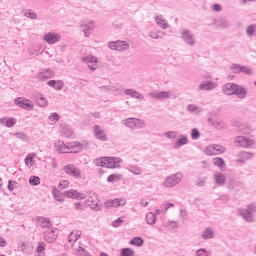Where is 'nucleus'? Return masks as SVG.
<instances>
[{"mask_svg": "<svg viewBox=\"0 0 256 256\" xmlns=\"http://www.w3.org/2000/svg\"><path fill=\"white\" fill-rule=\"evenodd\" d=\"M56 148L58 153H81V151H83V144L78 141L69 142L67 144L59 141Z\"/></svg>", "mask_w": 256, "mask_h": 256, "instance_id": "1", "label": "nucleus"}, {"mask_svg": "<svg viewBox=\"0 0 256 256\" xmlns=\"http://www.w3.org/2000/svg\"><path fill=\"white\" fill-rule=\"evenodd\" d=\"M14 105L20 107V109H24V111H33L35 109V104L25 97H17L14 99Z\"/></svg>", "mask_w": 256, "mask_h": 256, "instance_id": "2", "label": "nucleus"}, {"mask_svg": "<svg viewBox=\"0 0 256 256\" xmlns=\"http://www.w3.org/2000/svg\"><path fill=\"white\" fill-rule=\"evenodd\" d=\"M182 180H183V174L176 173L166 177L162 185L163 187H166L169 189L171 187H175L176 185H179V183H181Z\"/></svg>", "mask_w": 256, "mask_h": 256, "instance_id": "3", "label": "nucleus"}, {"mask_svg": "<svg viewBox=\"0 0 256 256\" xmlns=\"http://www.w3.org/2000/svg\"><path fill=\"white\" fill-rule=\"evenodd\" d=\"M181 37L184 43H186V45H189V47H194V45H196L197 43V40L195 39V34H193L192 31L189 29H183L181 31Z\"/></svg>", "mask_w": 256, "mask_h": 256, "instance_id": "4", "label": "nucleus"}, {"mask_svg": "<svg viewBox=\"0 0 256 256\" xmlns=\"http://www.w3.org/2000/svg\"><path fill=\"white\" fill-rule=\"evenodd\" d=\"M124 125L129 129H143L145 127V121L139 118H127Z\"/></svg>", "mask_w": 256, "mask_h": 256, "instance_id": "5", "label": "nucleus"}, {"mask_svg": "<svg viewBox=\"0 0 256 256\" xmlns=\"http://www.w3.org/2000/svg\"><path fill=\"white\" fill-rule=\"evenodd\" d=\"M235 143L239 145V147H242L243 149H247L255 145V140L247 136H238L235 138Z\"/></svg>", "mask_w": 256, "mask_h": 256, "instance_id": "6", "label": "nucleus"}, {"mask_svg": "<svg viewBox=\"0 0 256 256\" xmlns=\"http://www.w3.org/2000/svg\"><path fill=\"white\" fill-rule=\"evenodd\" d=\"M87 205L94 211L101 210V202L97 198V195H95L94 193H90V196L87 199Z\"/></svg>", "mask_w": 256, "mask_h": 256, "instance_id": "7", "label": "nucleus"}, {"mask_svg": "<svg viewBox=\"0 0 256 256\" xmlns=\"http://www.w3.org/2000/svg\"><path fill=\"white\" fill-rule=\"evenodd\" d=\"M64 197H67L68 199H76L77 201H83V199H86V195L77 191V190H74V189H71V190H68V191H65L63 193Z\"/></svg>", "mask_w": 256, "mask_h": 256, "instance_id": "8", "label": "nucleus"}, {"mask_svg": "<svg viewBox=\"0 0 256 256\" xmlns=\"http://www.w3.org/2000/svg\"><path fill=\"white\" fill-rule=\"evenodd\" d=\"M64 171L65 173H67V175H70V177H75V179H81V171L73 164H68L64 166Z\"/></svg>", "mask_w": 256, "mask_h": 256, "instance_id": "9", "label": "nucleus"}, {"mask_svg": "<svg viewBox=\"0 0 256 256\" xmlns=\"http://www.w3.org/2000/svg\"><path fill=\"white\" fill-rule=\"evenodd\" d=\"M43 39L48 45H55V43L61 41V36L55 32H48L44 35Z\"/></svg>", "mask_w": 256, "mask_h": 256, "instance_id": "10", "label": "nucleus"}, {"mask_svg": "<svg viewBox=\"0 0 256 256\" xmlns=\"http://www.w3.org/2000/svg\"><path fill=\"white\" fill-rule=\"evenodd\" d=\"M36 225L38 227H43L44 229H51L53 224L51 223V219L43 216H38Z\"/></svg>", "mask_w": 256, "mask_h": 256, "instance_id": "11", "label": "nucleus"}, {"mask_svg": "<svg viewBox=\"0 0 256 256\" xmlns=\"http://www.w3.org/2000/svg\"><path fill=\"white\" fill-rule=\"evenodd\" d=\"M239 215L246 221V223H254L255 222V216L246 210V208H242L239 210Z\"/></svg>", "mask_w": 256, "mask_h": 256, "instance_id": "12", "label": "nucleus"}, {"mask_svg": "<svg viewBox=\"0 0 256 256\" xmlns=\"http://www.w3.org/2000/svg\"><path fill=\"white\" fill-rule=\"evenodd\" d=\"M233 93L238 97V99H245V97H247V88L239 84H235Z\"/></svg>", "mask_w": 256, "mask_h": 256, "instance_id": "13", "label": "nucleus"}, {"mask_svg": "<svg viewBox=\"0 0 256 256\" xmlns=\"http://www.w3.org/2000/svg\"><path fill=\"white\" fill-rule=\"evenodd\" d=\"M97 167H106V169H117L119 167V161H97Z\"/></svg>", "mask_w": 256, "mask_h": 256, "instance_id": "14", "label": "nucleus"}, {"mask_svg": "<svg viewBox=\"0 0 256 256\" xmlns=\"http://www.w3.org/2000/svg\"><path fill=\"white\" fill-rule=\"evenodd\" d=\"M55 76V73L53 70L47 68L43 70L42 72H39L38 79L39 81H47V79H51Z\"/></svg>", "mask_w": 256, "mask_h": 256, "instance_id": "15", "label": "nucleus"}, {"mask_svg": "<svg viewBox=\"0 0 256 256\" xmlns=\"http://www.w3.org/2000/svg\"><path fill=\"white\" fill-rule=\"evenodd\" d=\"M217 87V84L211 80H206L199 85L201 91H213Z\"/></svg>", "mask_w": 256, "mask_h": 256, "instance_id": "16", "label": "nucleus"}, {"mask_svg": "<svg viewBox=\"0 0 256 256\" xmlns=\"http://www.w3.org/2000/svg\"><path fill=\"white\" fill-rule=\"evenodd\" d=\"M94 135L96 139H99L100 141H107V135L99 125H94Z\"/></svg>", "mask_w": 256, "mask_h": 256, "instance_id": "17", "label": "nucleus"}, {"mask_svg": "<svg viewBox=\"0 0 256 256\" xmlns=\"http://www.w3.org/2000/svg\"><path fill=\"white\" fill-rule=\"evenodd\" d=\"M55 239H57V234H55V230H47L44 233V241H46V243H55Z\"/></svg>", "mask_w": 256, "mask_h": 256, "instance_id": "18", "label": "nucleus"}, {"mask_svg": "<svg viewBox=\"0 0 256 256\" xmlns=\"http://www.w3.org/2000/svg\"><path fill=\"white\" fill-rule=\"evenodd\" d=\"M0 123L1 125H5V127L11 128V127H15V125L17 124V119L10 117H4L0 119Z\"/></svg>", "mask_w": 256, "mask_h": 256, "instance_id": "19", "label": "nucleus"}, {"mask_svg": "<svg viewBox=\"0 0 256 256\" xmlns=\"http://www.w3.org/2000/svg\"><path fill=\"white\" fill-rule=\"evenodd\" d=\"M235 83H226L223 87H222V93H224V95H234L235 91Z\"/></svg>", "mask_w": 256, "mask_h": 256, "instance_id": "20", "label": "nucleus"}, {"mask_svg": "<svg viewBox=\"0 0 256 256\" xmlns=\"http://www.w3.org/2000/svg\"><path fill=\"white\" fill-rule=\"evenodd\" d=\"M170 93L169 91L165 92V91H162V92H152L149 94V96L152 98V99H169L170 97Z\"/></svg>", "mask_w": 256, "mask_h": 256, "instance_id": "21", "label": "nucleus"}, {"mask_svg": "<svg viewBox=\"0 0 256 256\" xmlns=\"http://www.w3.org/2000/svg\"><path fill=\"white\" fill-rule=\"evenodd\" d=\"M214 181L216 185H218L219 187H223V185H225V181H227V178L223 173L219 172L214 174Z\"/></svg>", "mask_w": 256, "mask_h": 256, "instance_id": "22", "label": "nucleus"}, {"mask_svg": "<svg viewBox=\"0 0 256 256\" xmlns=\"http://www.w3.org/2000/svg\"><path fill=\"white\" fill-rule=\"evenodd\" d=\"M124 93L125 95L132 97V99H144L143 94L135 89H126Z\"/></svg>", "mask_w": 256, "mask_h": 256, "instance_id": "23", "label": "nucleus"}, {"mask_svg": "<svg viewBox=\"0 0 256 256\" xmlns=\"http://www.w3.org/2000/svg\"><path fill=\"white\" fill-rule=\"evenodd\" d=\"M110 207H123L127 205V200L125 198H116L109 202Z\"/></svg>", "mask_w": 256, "mask_h": 256, "instance_id": "24", "label": "nucleus"}, {"mask_svg": "<svg viewBox=\"0 0 256 256\" xmlns=\"http://www.w3.org/2000/svg\"><path fill=\"white\" fill-rule=\"evenodd\" d=\"M189 143V139L185 135H180L178 140L174 143V149H179V147H183V145H187Z\"/></svg>", "mask_w": 256, "mask_h": 256, "instance_id": "25", "label": "nucleus"}, {"mask_svg": "<svg viewBox=\"0 0 256 256\" xmlns=\"http://www.w3.org/2000/svg\"><path fill=\"white\" fill-rule=\"evenodd\" d=\"M238 131L242 133L243 135H251L253 128L249 126V124H240L238 126Z\"/></svg>", "mask_w": 256, "mask_h": 256, "instance_id": "26", "label": "nucleus"}, {"mask_svg": "<svg viewBox=\"0 0 256 256\" xmlns=\"http://www.w3.org/2000/svg\"><path fill=\"white\" fill-rule=\"evenodd\" d=\"M240 159L238 161H250L251 159L255 158V153L247 152V151H242L239 153Z\"/></svg>", "mask_w": 256, "mask_h": 256, "instance_id": "27", "label": "nucleus"}, {"mask_svg": "<svg viewBox=\"0 0 256 256\" xmlns=\"http://www.w3.org/2000/svg\"><path fill=\"white\" fill-rule=\"evenodd\" d=\"M156 23L159 25V27H162V29H168L169 28V23L165 18H163V15H159L155 17Z\"/></svg>", "mask_w": 256, "mask_h": 256, "instance_id": "28", "label": "nucleus"}, {"mask_svg": "<svg viewBox=\"0 0 256 256\" xmlns=\"http://www.w3.org/2000/svg\"><path fill=\"white\" fill-rule=\"evenodd\" d=\"M208 121L216 129H225V122H223V120H213L209 118Z\"/></svg>", "mask_w": 256, "mask_h": 256, "instance_id": "29", "label": "nucleus"}, {"mask_svg": "<svg viewBox=\"0 0 256 256\" xmlns=\"http://www.w3.org/2000/svg\"><path fill=\"white\" fill-rule=\"evenodd\" d=\"M93 28V21L88 22V24L81 25V29L83 30L85 37H89V32L92 31Z\"/></svg>", "mask_w": 256, "mask_h": 256, "instance_id": "30", "label": "nucleus"}, {"mask_svg": "<svg viewBox=\"0 0 256 256\" xmlns=\"http://www.w3.org/2000/svg\"><path fill=\"white\" fill-rule=\"evenodd\" d=\"M79 237H81V231L79 230L72 231L68 236V241L70 243H75L77 239H79Z\"/></svg>", "mask_w": 256, "mask_h": 256, "instance_id": "31", "label": "nucleus"}, {"mask_svg": "<svg viewBox=\"0 0 256 256\" xmlns=\"http://www.w3.org/2000/svg\"><path fill=\"white\" fill-rule=\"evenodd\" d=\"M53 196L54 199H56V201H58L59 203H63V201H65V195L61 194V190L57 188L53 189Z\"/></svg>", "mask_w": 256, "mask_h": 256, "instance_id": "32", "label": "nucleus"}, {"mask_svg": "<svg viewBox=\"0 0 256 256\" xmlns=\"http://www.w3.org/2000/svg\"><path fill=\"white\" fill-rule=\"evenodd\" d=\"M215 237V232L211 228H206L202 233V239H213Z\"/></svg>", "mask_w": 256, "mask_h": 256, "instance_id": "33", "label": "nucleus"}, {"mask_svg": "<svg viewBox=\"0 0 256 256\" xmlns=\"http://www.w3.org/2000/svg\"><path fill=\"white\" fill-rule=\"evenodd\" d=\"M36 105H38V107H47V105H49V102L47 101V98L40 95L36 97Z\"/></svg>", "mask_w": 256, "mask_h": 256, "instance_id": "34", "label": "nucleus"}, {"mask_svg": "<svg viewBox=\"0 0 256 256\" xmlns=\"http://www.w3.org/2000/svg\"><path fill=\"white\" fill-rule=\"evenodd\" d=\"M82 61H84V63H88V65H97V63H99L95 56H85Z\"/></svg>", "mask_w": 256, "mask_h": 256, "instance_id": "35", "label": "nucleus"}, {"mask_svg": "<svg viewBox=\"0 0 256 256\" xmlns=\"http://www.w3.org/2000/svg\"><path fill=\"white\" fill-rule=\"evenodd\" d=\"M157 221V216L153 212H149L146 215V222L148 225H155V222Z\"/></svg>", "mask_w": 256, "mask_h": 256, "instance_id": "36", "label": "nucleus"}, {"mask_svg": "<svg viewBox=\"0 0 256 256\" xmlns=\"http://www.w3.org/2000/svg\"><path fill=\"white\" fill-rule=\"evenodd\" d=\"M143 243H145V241L141 237H134L130 241V245H134L135 247H143Z\"/></svg>", "mask_w": 256, "mask_h": 256, "instance_id": "37", "label": "nucleus"}, {"mask_svg": "<svg viewBox=\"0 0 256 256\" xmlns=\"http://www.w3.org/2000/svg\"><path fill=\"white\" fill-rule=\"evenodd\" d=\"M14 137H16L17 139H20L21 141H25V143H29L30 141L29 136L24 132H16L14 134Z\"/></svg>", "mask_w": 256, "mask_h": 256, "instance_id": "38", "label": "nucleus"}, {"mask_svg": "<svg viewBox=\"0 0 256 256\" xmlns=\"http://www.w3.org/2000/svg\"><path fill=\"white\" fill-rule=\"evenodd\" d=\"M24 17H27L28 19H37V13H35L31 9H27L23 11Z\"/></svg>", "mask_w": 256, "mask_h": 256, "instance_id": "39", "label": "nucleus"}, {"mask_svg": "<svg viewBox=\"0 0 256 256\" xmlns=\"http://www.w3.org/2000/svg\"><path fill=\"white\" fill-rule=\"evenodd\" d=\"M128 171L134 175H141V173H143V169L139 166H129Z\"/></svg>", "mask_w": 256, "mask_h": 256, "instance_id": "40", "label": "nucleus"}, {"mask_svg": "<svg viewBox=\"0 0 256 256\" xmlns=\"http://www.w3.org/2000/svg\"><path fill=\"white\" fill-rule=\"evenodd\" d=\"M118 51H127L129 49V43L127 41L118 40Z\"/></svg>", "mask_w": 256, "mask_h": 256, "instance_id": "41", "label": "nucleus"}, {"mask_svg": "<svg viewBox=\"0 0 256 256\" xmlns=\"http://www.w3.org/2000/svg\"><path fill=\"white\" fill-rule=\"evenodd\" d=\"M63 135L66 138H73L75 137V134H73V129H71L69 126H66L65 129L63 130Z\"/></svg>", "mask_w": 256, "mask_h": 256, "instance_id": "42", "label": "nucleus"}, {"mask_svg": "<svg viewBox=\"0 0 256 256\" xmlns=\"http://www.w3.org/2000/svg\"><path fill=\"white\" fill-rule=\"evenodd\" d=\"M94 161H122V160L119 157L102 156L100 158L94 159Z\"/></svg>", "mask_w": 256, "mask_h": 256, "instance_id": "43", "label": "nucleus"}, {"mask_svg": "<svg viewBox=\"0 0 256 256\" xmlns=\"http://www.w3.org/2000/svg\"><path fill=\"white\" fill-rule=\"evenodd\" d=\"M212 147L214 149V155H221V153H225V147L221 145L212 144Z\"/></svg>", "mask_w": 256, "mask_h": 256, "instance_id": "44", "label": "nucleus"}, {"mask_svg": "<svg viewBox=\"0 0 256 256\" xmlns=\"http://www.w3.org/2000/svg\"><path fill=\"white\" fill-rule=\"evenodd\" d=\"M187 111H189V113H201V109L195 104H189L187 106Z\"/></svg>", "mask_w": 256, "mask_h": 256, "instance_id": "45", "label": "nucleus"}, {"mask_svg": "<svg viewBox=\"0 0 256 256\" xmlns=\"http://www.w3.org/2000/svg\"><path fill=\"white\" fill-rule=\"evenodd\" d=\"M121 256H135V251L131 248H123L121 250Z\"/></svg>", "mask_w": 256, "mask_h": 256, "instance_id": "46", "label": "nucleus"}, {"mask_svg": "<svg viewBox=\"0 0 256 256\" xmlns=\"http://www.w3.org/2000/svg\"><path fill=\"white\" fill-rule=\"evenodd\" d=\"M242 67H243V65H241V64H232L231 71L233 73H235L236 75H239V73H242V70H241Z\"/></svg>", "mask_w": 256, "mask_h": 256, "instance_id": "47", "label": "nucleus"}, {"mask_svg": "<svg viewBox=\"0 0 256 256\" xmlns=\"http://www.w3.org/2000/svg\"><path fill=\"white\" fill-rule=\"evenodd\" d=\"M218 27H220V29H227V27H229V22L225 18H220L218 20Z\"/></svg>", "mask_w": 256, "mask_h": 256, "instance_id": "48", "label": "nucleus"}, {"mask_svg": "<svg viewBox=\"0 0 256 256\" xmlns=\"http://www.w3.org/2000/svg\"><path fill=\"white\" fill-rule=\"evenodd\" d=\"M200 137H201V132H199V129L193 128L191 130V139H193L194 141H197V139H199Z\"/></svg>", "mask_w": 256, "mask_h": 256, "instance_id": "49", "label": "nucleus"}, {"mask_svg": "<svg viewBox=\"0 0 256 256\" xmlns=\"http://www.w3.org/2000/svg\"><path fill=\"white\" fill-rule=\"evenodd\" d=\"M29 183L30 185L37 186L41 183V178H39L38 176H31L29 178Z\"/></svg>", "mask_w": 256, "mask_h": 256, "instance_id": "50", "label": "nucleus"}, {"mask_svg": "<svg viewBox=\"0 0 256 256\" xmlns=\"http://www.w3.org/2000/svg\"><path fill=\"white\" fill-rule=\"evenodd\" d=\"M49 121H54L55 123H57V121H59L61 119V117L59 116V113L57 112H52L49 116H48Z\"/></svg>", "mask_w": 256, "mask_h": 256, "instance_id": "51", "label": "nucleus"}, {"mask_svg": "<svg viewBox=\"0 0 256 256\" xmlns=\"http://www.w3.org/2000/svg\"><path fill=\"white\" fill-rule=\"evenodd\" d=\"M255 25H249L246 29V33L248 35V37H253V35H255Z\"/></svg>", "mask_w": 256, "mask_h": 256, "instance_id": "52", "label": "nucleus"}, {"mask_svg": "<svg viewBox=\"0 0 256 256\" xmlns=\"http://www.w3.org/2000/svg\"><path fill=\"white\" fill-rule=\"evenodd\" d=\"M196 256H211V255L209 254V251H207V249L200 248L196 251Z\"/></svg>", "mask_w": 256, "mask_h": 256, "instance_id": "53", "label": "nucleus"}, {"mask_svg": "<svg viewBox=\"0 0 256 256\" xmlns=\"http://www.w3.org/2000/svg\"><path fill=\"white\" fill-rule=\"evenodd\" d=\"M216 167H218L221 171H225V168L227 167L225 165V161H214L213 162Z\"/></svg>", "mask_w": 256, "mask_h": 256, "instance_id": "54", "label": "nucleus"}, {"mask_svg": "<svg viewBox=\"0 0 256 256\" xmlns=\"http://www.w3.org/2000/svg\"><path fill=\"white\" fill-rule=\"evenodd\" d=\"M64 83L62 80H56V84L54 85V87L52 89H55L56 91H61V89H63L64 87Z\"/></svg>", "mask_w": 256, "mask_h": 256, "instance_id": "55", "label": "nucleus"}, {"mask_svg": "<svg viewBox=\"0 0 256 256\" xmlns=\"http://www.w3.org/2000/svg\"><path fill=\"white\" fill-rule=\"evenodd\" d=\"M8 191H14L15 189H17V181H8Z\"/></svg>", "mask_w": 256, "mask_h": 256, "instance_id": "56", "label": "nucleus"}, {"mask_svg": "<svg viewBox=\"0 0 256 256\" xmlns=\"http://www.w3.org/2000/svg\"><path fill=\"white\" fill-rule=\"evenodd\" d=\"M246 211L254 215L256 213V204H249L246 208Z\"/></svg>", "mask_w": 256, "mask_h": 256, "instance_id": "57", "label": "nucleus"}, {"mask_svg": "<svg viewBox=\"0 0 256 256\" xmlns=\"http://www.w3.org/2000/svg\"><path fill=\"white\" fill-rule=\"evenodd\" d=\"M205 154L210 156L215 155V148H213V145L206 147Z\"/></svg>", "mask_w": 256, "mask_h": 256, "instance_id": "58", "label": "nucleus"}, {"mask_svg": "<svg viewBox=\"0 0 256 256\" xmlns=\"http://www.w3.org/2000/svg\"><path fill=\"white\" fill-rule=\"evenodd\" d=\"M241 71L244 73V75H253V70L247 66H242Z\"/></svg>", "mask_w": 256, "mask_h": 256, "instance_id": "59", "label": "nucleus"}, {"mask_svg": "<svg viewBox=\"0 0 256 256\" xmlns=\"http://www.w3.org/2000/svg\"><path fill=\"white\" fill-rule=\"evenodd\" d=\"M109 49H112L113 51H118V42L112 41L108 43Z\"/></svg>", "mask_w": 256, "mask_h": 256, "instance_id": "60", "label": "nucleus"}, {"mask_svg": "<svg viewBox=\"0 0 256 256\" xmlns=\"http://www.w3.org/2000/svg\"><path fill=\"white\" fill-rule=\"evenodd\" d=\"M164 135L167 139H175L177 137V132L168 131Z\"/></svg>", "mask_w": 256, "mask_h": 256, "instance_id": "61", "label": "nucleus"}, {"mask_svg": "<svg viewBox=\"0 0 256 256\" xmlns=\"http://www.w3.org/2000/svg\"><path fill=\"white\" fill-rule=\"evenodd\" d=\"M26 167L30 169V171H33L35 169V161H25Z\"/></svg>", "mask_w": 256, "mask_h": 256, "instance_id": "62", "label": "nucleus"}, {"mask_svg": "<svg viewBox=\"0 0 256 256\" xmlns=\"http://www.w3.org/2000/svg\"><path fill=\"white\" fill-rule=\"evenodd\" d=\"M59 189H67L69 187V181L63 180L59 183Z\"/></svg>", "mask_w": 256, "mask_h": 256, "instance_id": "63", "label": "nucleus"}, {"mask_svg": "<svg viewBox=\"0 0 256 256\" xmlns=\"http://www.w3.org/2000/svg\"><path fill=\"white\" fill-rule=\"evenodd\" d=\"M35 157H37V154L35 152L29 153L25 157L24 161H33V159H35Z\"/></svg>", "mask_w": 256, "mask_h": 256, "instance_id": "64", "label": "nucleus"}]
</instances>
